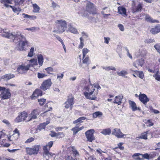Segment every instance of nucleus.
Segmentation results:
<instances>
[{
	"label": "nucleus",
	"instance_id": "nucleus-1",
	"mask_svg": "<svg viewBox=\"0 0 160 160\" xmlns=\"http://www.w3.org/2000/svg\"><path fill=\"white\" fill-rule=\"evenodd\" d=\"M6 38L11 39L16 44V48L18 50L22 51L24 50V46L28 43L25 37L19 31L11 32L8 30V33L5 34Z\"/></svg>",
	"mask_w": 160,
	"mask_h": 160
},
{
	"label": "nucleus",
	"instance_id": "nucleus-2",
	"mask_svg": "<svg viewBox=\"0 0 160 160\" xmlns=\"http://www.w3.org/2000/svg\"><path fill=\"white\" fill-rule=\"evenodd\" d=\"M56 30L53 32L56 31L59 33H62L64 32L67 28V23L66 21L62 20H58L55 22Z\"/></svg>",
	"mask_w": 160,
	"mask_h": 160
},
{
	"label": "nucleus",
	"instance_id": "nucleus-3",
	"mask_svg": "<svg viewBox=\"0 0 160 160\" xmlns=\"http://www.w3.org/2000/svg\"><path fill=\"white\" fill-rule=\"evenodd\" d=\"M15 3L14 6H10V8H12V11L14 12H20L22 9L20 6L23 3L24 0H13Z\"/></svg>",
	"mask_w": 160,
	"mask_h": 160
},
{
	"label": "nucleus",
	"instance_id": "nucleus-4",
	"mask_svg": "<svg viewBox=\"0 0 160 160\" xmlns=\"http://www.w3.org/2000/svg\"><path fill=\"white\" fill-rule=\"evenodd\" d=\"M53 142L50 141L48 142L47 144L43 147V153L45 155L52 157L54 154L52 152H49L52 146Z\"/></svg>",
	"mask_w": 160,
	"mask_h": 160
},
{
	"label": "nucleus",
	"instance_id": "nucleus-5",
	"mask_svg": "<svg viewBox=\"0 0 160 160\" xmlns=\"http://www.w3.org/2000/svg\"><path fill=\"white\" fill-rule=\"evenodd\" d=\"M74 103V97L72 94H70L68 96V98L64 103V107L67 109L70 108V109L72 110Z\"/></svg>",
	"mask_w": 160,
	"mask_h": 160
},
{
	"label": "nucleus",
	"instance_id": "nucleus-6",
	"mask_svg": "<svg viewBox=\"0 0 160 160\" xmlns=\"http://www.w3.org/2000/svg\"><path fill=\"white\" fill-rule=\"evenodd\" d=\"M74 103V97L72 94H70L68 96V98L64 103V107L67 109L70 108V109L72 110Z\"/></svg>",
	"mask_w": 160,
	"mask_h": 160
},
{
	"label": "nucleus",
	"instance_id": "nucleus-7",
	"mask_svg": "<svg viewBox=\"0 0 160 160\" xmlns=\"http://www.w3.org/2000/svg\"><path fill=\"white\" fill-rule=\"evenodd\" d=\"M40 148V145H37L34 146L32 148H27L26 150L27 153L29 155L37 154Z\"/></svg>",
	"mask_w": 160,
	"mask_h": 160
},
{
	"label": "nucleus",
	"instance_id": "nucleus-8",
	"mask_svg": "<svg viewBox=\"0 0 160 160\" xmlns=\"http://www.w3.org/2000/svg\"><path fill=\"white\" fill-rule=\"evenodd\" d=\"M28 117V113L27 112L23 111L21 112L18 117L15 119V122L17 123L23 122L26 120Z\"/></svg>",
	"mask_w": 160,
	"mask_h": 160
},
{
	"label": "nucleus",
	"instance_id": "nucleus-9",
	"mask_svg": "<svg viewBox=\"0 0 160 160\" xmlns=\"http://www.w3.org/2000/svg\"><path fill=\"white\" fill-rule=\"evenodd\" d=\"M40 112L39 108L33 109L30 114V116L28 118L27 121L28 122L32 119H36L39 115Z\"/></svg>",
	"mask_w": 160,
	"mask_h": 160
},
{
	"label": "nucleus",
	"instance_id": "nucleus-10",
	"mask_svg": "<svg viewBox=\"0 0 160 160\" xmlns=\"http://www.w3.org/2000/svg\"><path fill=\"white\" fill-rule=\"evenodd\" d=\"M95 131L93 129H90L87 131L85 132L87 141L90 142H92L95 139L94 133Z\"/></svg>",
	"mask_w": 160,
	"mask_h": 160
},
{
	"label": "nucleus",
	"instance_id": "nucleus-11",
	"mask_svg": "<svg viewBox=\"0 0 160 160\" xmlns=\"http://www.w3.org/2000/svg\"><path fill=\"white\" fill-rule=\"evenodd\" d=\"M30 67V65H26L24 64H23L18 66L17 71L19 73L24 74L26 73L29 70Z\"/></svg>",
	"mask_w": 160,
	"mask_h": 160
},
{
	"label": "nucleus",
	"instance_id": "nucleus-12",
	"mask_svg": "<svg viewBox=\"0 0 160 160\" xmlns=\"http://www.w3.org/2000/svg\"><path fill=\"white\" fill-rule=\"evenodd\" d=\"M95 9L94 4L92 3L89 1L87 2L86 10L89 13L92 14L95 13Z\"/></svg>",
	"mask_w": 160,
	"mask_h": 160
},
{
	"label": "nucleus",
	"instance_id": "nucleus-13",
	"mask_svg": "<svg viewBox=\"0 0 160 160\" xmlns=\"http://www.w3.org/2000/svg\"><path fill=\"white\" fill-rule=\"evenodd\" d=\"M52 82L50 79H48L44 81L41 86L42 89L46 90L48 89L51 86Z\"/></svg>",
	"mask_w": 160,
	"mask_h": 160
},
{
	"label": "nucleus",
	"instance_id": "nucleus-14",
	"mask_svg": "<svg viewBox=\"0 0 160 160\" xmlns=\"http://www.w3.org/2000/svg\"><path fill=\"white\" fill-rule=\"evenodd\" d=\"M112 134L115 135L118 138H122L125 135L123 134L121 131L120 128H114L112 132Z\"/></svg>",
	"mask_w": 160,
	"mask_h": 160
},
{
	"label": "nucleus",
	"instance_id": "nucleus-15",
	"mask_svg": "<svg viewBox=\"0 0 160 160\" xmlns=\"http://www.w3.org/2000/svg\"><path fill=\"white\" fill-rule=\"evenodd\" d=\"M132 12L133 13L141 11L142 8V4L139 3L137 6H135L134 2L132 4Z\"/></svg>",
	"mask_w": 160,
	"mask_h": 160
},
{
	"label": "nucleus",
	"instance_id": "nucleus-16",
	"mask_svg": "<svg viewBox=\"0 0 160 160\" xmlns=\"http://www.w3.org/2000/svg\"><path fill=\"white\" fill-rule=\"evenodd\" d=\"M11 97V93L9 91H2L0 94L2 100L8 99Z\"/></svg>",
	"mask_w": 160,
	"mask_h": 160
},
{
	"label": "nucleus",
	"instance_id": "nucleus-17",
	"mask_svg": "<svg viewBox=\"0 0 160 160\" xmlns=\"http://www.w3.org/2000/svg\"><path fill=\"white\" fill-rule=\"evenodd\" d=\"M50 136L52 137H56L57 138H62L65 136V134L63 132H56L54 131H51V133L50 134Z\"/></svg>",
	"mask_w": 160,
	"mask_h": 160
},
{
	"label": "nucleus",
	"instance_id": "nucleus-18",
	"mask_svg": "<svg viewBox=\"0 0 160 160\" xmlns=\"http://www.w3.org/2000/svg\"><path fill=\"white\" fill-rule=\"evenodd\" d=\"M94 91H92L91 92H84V94L86 98L91 100H94L96 98V97L94 95H92Z\"/></svg>",
	"mask_w": 160,
	"mask_h": 160
},
{
	"label": "nucleus",
	"instance_id": "nucleus-19",
	"mask_svg": "<svg viewBox=\"0 0 160 160\" xmlns=\"http://www.w3.org/2000/svg\"><path fill=\"white\" fill-rule=\"evenodd\" d=\"M128 102L130 107L131 108L133 111L136 110L141 111V108L140 107H137L136 103L133 101L129 100Z\"/></svg>",
	"mask_w": 160,
	"mask_h": 160
},
{
	"label": "nucleus",
	"instance_id": "nucleus-20",
	"mask_svg": "<svg viewBox=\"0 0 160 160\" xmlns=\"http://www.w3.org/2000/svg\"><path fill=\"white\" fill-rule=\"evenodd\" d=\"M139 99L141 102L145 105H146L147 102L149 101V99L144 94L140 95L139 96Z\"/></svg>",
	"mask_w": 160,
	"mask_h": 160
},
{
	"label": "nucleus",
	"instance_id": "nucleus-21",
	"mask_svg": "<svg viewBox=\"0 0 160 160\" xmlns=\"http://www.w3.org/2000/svg\"><path fill=\"white\" fill-rule=\"evenodd\" d=\"M150 32L153 34H157L160 32V24H158L150 30Z\"/></svg>",
	"mask_w": 160,
	"mask_h": 160
},
{
	"label": "nucleus",
	"instance_id": "nucleus-22",
	"mask_svg": "<svg viewBox=\"0 0 160 160\" xmlns=\"http://www.w3.org/2000/svg\"><path fill=\"white\" fill-rule=\"evenodd\" d=\"M42 95V91H34L30 97L32 99H34L38 96H41Z\"/></svg>",
	"mask_w": 160,
	"mask_h": 160
},
{
	"label": "nucleus",
	"instance_id": "nucleus-23",
	"mask_svg": "<svg viewBox=\"0 0 160 160\" xmlns=\"http://www.w3.org/2000/svg\"><path fill=\"white\" fill-rule=\"evenodd\" d=\"M118 12L119 14L126 17L127 16L126 13V9L122 6H119L118 8Z\"/></svg>",
	"mask_w": 160,
	"mask_h": 160
},
{
	"label": "nucleus",
	"instance_id": "nucleus-24",
	"mask_svg": "<svg viewBox=\"0 0 160 160\" xmlns=\"http://www.w3.org/2000/svg\"><path fill=\"white\" fill-rule=\"evenodd\" d=\"M145 20L148 22L152 23H159V21L156 19H153L152 17H150L149 15L146 14L145 17Z\"/></svg>",
	"mask_w": 160,
	"mask_h": 160
},
{
	"label": "nucleus",
	"instance_id": "nucleus-25",
	"mask_svg": "<svg viewBox=\"0 0 160 160\" xmlns=\"http://www.w3.org/2000/svg\"><path fill=\"white\" fill-rule=\"evenodd\" d=\"M123 98L122 96H118L115 97L113 101L114 103L117 104L118 105H120L122 103V99Z\"/></svg>",
	"mask_w": 160,
	"mask_h": 160
},
{
	"label": "nucleus",
	"instance_id": "nucleus-26",
	"mask_svg": "<svg viewBox=\"0 0 160 160\" xmlns=\"http://www.w3.org/2000/svg\"><path fill=\"white\" fill-rule=\"evenodd\" d=\"M15 77L13 74L9 73L5 74L2 76L1 78L3 79L4 80L8 81Z\"/></svg>",
	"mask_w": 160,
	"mask_h": 160
},
{
	"label": "nucleus",
	"instance_id": "nucleus-27",
	"mask_svg": "<svg viewBox=\"0 0 160 160\" xmlns=\"http://www.w3.org/2000/svg\"><path fill=\"white\" fill-rule=\"evenodd\" d=\"M37 58L39 65L40 66H42L44 62V58L42 55L41 54L38 55Z\"/></svg>",
	"mask_w": 160,
	"mask_h": 160
},
{
	"label": "nucleus",
	"instance_id": "nucleus-28",
	"mask_svg": "<svg viewBox=\"0 0 160 160\" xmlns=\"http://www.w3.org/2000/svg\"><path fill=\"white\" fill-rule=\"evenodd\" d=\"M86 119V118L85 117H82L79 118L77 120L73 122V123L74 124H79L83 122V120Z\"/></svg>",
	"mask_w": 160,
	"mask_h": 160
},
{
	"label": "nucleus",
	"instance_id": "nucleus-29",
	"mask_svg": "<svg viewBox=\"0 0 160 160\" xmlns=\"http://www.w3.org/2000/svg\"><path fill=\"white\" fill-rule=\"evenodd\" d=\"M70 148L71 149L74 157H77L79 156V152L74 146H71L70 147Z\"/></svg>",
	"mask_w": 160,
	"mask_h": 160
},
{
	"label": "nucleus",
	"instance_id": "nucleus-30",
	"mask_svg": "<svg viewBox=\"0 0 160 160\" xmlns=\"http://www.w3.org/2000/svg\"><path fill=\"white\" fill-rule=\"evenodd\" d=\"M141 156H142V157L141 158H142V160L143 158H145L147 159H149L154 157L155 155H149L148 153H145L144 154H141Z\"/></svg>",
	"mask_w": 160,
	"mask_h": 160
},
{
	"label": "nucleus",
	"instance_id": "nucleus-31",
	"mask_svg": "<svg viewBox=\"0 0 160 160\" xmlns=\"http://www.w3.org/2000/svg\"><path fill=\"white\" fill-rule=\"evenodd\" d=\"M68 31L74 34L78 33L77 29L71 25L68 29Z\"/></svg>",
	"mask_w": 160,
	"mask_h": 160
},
{
	"label": "nucleus",
	"instance_id": "nucleus-32",
	"mask_svg": "<svg viewBox=\"0 0 160 160\" xmlns=\"http://www.w3.org/2000/svg\"><path fill=\"white\" fill-rule=\"evenodd\" d=\"M111 132V129L110 128H107L103 129L101 132V133L105 135H110Z\"/></svg>",
	"mask_w": 160,
	"mask_h": 160
},
{
	"label": "nucleus",
	"instance_id": "nucleus-33",
	"mask_svg": "<svg viewBox=\"0 0 160 160\" xmlns=\"http://www.w3.org/2000/svg\"><path fill=\"white\" fill-rule=\"evenodd\" d=\"M12 2V0H2L1 1V3L3 4L4 6L7 7H10V6L8 4V3H11Z\"/></svg>",
	"mask_w": 160,
	"mask_h": 160
},
{
	"label": "nucleus",
	"instance_id": "nucleus-34",
	"mask_svg": "<svg viewBox=\"0 0 160 160\" xmlns=\"http://www.w3.org/2000/svg\"><path fill=\"white\" fill-rule=\"evenodd\" d=\"M148 131H147L141 133L140 136L138 137V138L139 139H142L144 140H147L148 139Z\"/></svg>",
	"mask_w": 160,
	"mask_h": 160
},
{
	"label": "nucleus",
	"instance_id": "nucleus-35",
	"mask_svg": "<svg viewBox=\"0 0 160 160\" xmlns=\"http://www.w3.org/2000/svg\"><path fill=\"white\" fill-rule=\"evenodd\" d=\"M32 7L33 8L32 10L33 12L35 13H38L39 12L40 8L36 4H33Z\"/></svg>",
	"mask_w": 160,
	"mask_h": 160
},
{
	"label": "nucleus",
	"instance_id": "nucleus-36",
	"mask_svg": "<svg viewBox=\"0 0 160 160\" xmlns=\"http://www.w3.org/2000/svg\"><path fill=\"white\" fill-rule=\"evenodd\" d=\"M141 155V154L139 153H135L132 155V157L135 160H142V158L139 157Z\"/></svg>",
	"mask_w": 160,
	"mask_h": 160
},
{
	"label": "nucleus",
	"instance_id": "nucleus-37",
	"mask_svg": "<svg viewBox=\"0 0 160 160\" xmlns=\"http://www.w3.org/2000/svg\"><path fill=\"white\" fill-rule=\"evenodd\" d=\"M102 115V112L100 111H97L93 113L92 114V117L93 118H96L97 117H100Z\"/></svg>",
	"mask_w": 160,
	"mask_h": 160
},
{
	"label": "nucleus",
	"instance_id": "nucleus-38",
	"mask_svg": "<svg viewBox=\"0 0 160 160\" xmlns=\"http://www.w3.org/2000/svg\"><path fill=\"white\" fill-rule=\"evenodd\" d=\"M29 61L31 63L30 64H29L30 65V67L31 66L33 67L34 66H36L38 64L37 60L36 59L33 58L30 60Z\"/></svg>",
	"mask_w": 160,
	"mask_h": 160
},
{
	"label": "nucleus",
	"instance_id": "nucleus-39",
	"mask_svg": "<svg viewBox=\"0 0 160 160\" xmlns=\"http://www.w3.org/2000/svg\"><path fill=\"white\" fill-rule=\"evenodd\" d=\"M124 144V143L122 142H119L117 144L118 146L116 147L115 148H113V150H115V149L118 148L120 149L121 150H123L124 149V148L123 146H122V145Z\"/></svg>",
	"mask_w": 160,
	"mask_h": 160
},
{
	"label": "nucleus",
	"instance_id": "nucleus-40",
	"mask_svg": "<svg viewBox=\"0 0 160 160\" xmlns=\"http://www.w3.org/2000/svg\"><path fill=\"white\" fill-rule=\"evenodd\" d=\"M117 73L118 76L124 77H126L125 75L128 74L127 72L125 70H122L121 72H117Z\"/></svg>",
	"mask_w": 160,
	"mask_h": 160
},
{
	"label": "nucleus",
	"instance_id": "nucleus-41",
	"mask_svg": "<svg viewBox=\"0 0 160 160\" xmlns=\"http://www.w3.org/2000/svg\"><path fill=\"white\" fill-rule=\"evenodd\" d=\"M34 48L33 47H32L30 49L29 52H28V57H32L34 55Z\"/></svg>",
	"mask_w": 160,
	"mask_h": 160
},
{
	"label": "nucleus",
	"instance_id": "nucleus-42",
	"mask_svg": "<svg viewBox=\"0 0 160 160\" xmlns=\"http://www.w3.org/2000/svg\"><path fill=\"white\" fill-rule=\"evenodd\" d=\"M8 29H3L1 28H0V33H2V36L4 37H5L6 35L5 34H7L8 33Z\"/></svg>",
	"mask_w": 160,
	"mask_h": 160
},
{
	"label": "nucleus",
	"instance_id": "nucleus-43",
	"mask_svg": "<svg viewBox=\"0 0 160 160\" xmlns=\"http://www.w3.org/2000/svg\"><path fill=\"white\" fill-rule=\"evenodd\" d=\"M71 130L73 132V135H75L79 131V130H78V126H76L73 128Z\"/></svg>",
	"mask_w": 160,
	"mask_h": 160
},
{
	"label": "nucleus",
	"instance_id": "nucleus-44",
	"mask_svg": "<svg viewBox=\"0 0 160 160\" xmlns=\"http://www.w3.org/2000/svg\"><path fill=\"white\" fill-rule=\"evenodd\" d=\"M39 28L38 27H31V28H26V30H29L31 32H35L38 31L39 30Z\"/></svg>",
	"mask_w": 160,
	"mask_h": 160
},
{
	"label": "nucleus",
	"instance_id": "nucleus-45",
	"mask_svg": "<svg viewBox=\"0 0 160 160\" xmlns=\"http://www.w3.org/2000/svg\"><path fill=\"white\" fill-rule=\"evenodd\" d=\"M49 122L47 121L46 122L40 124L39 126V128H40V129L45 128L46 126L47 125Z\"/></svg>",
	"mask_w": 160,
	"mask_h": 160
},
{
	"label": "nucleus",
	"instance_id": "nucleus-46",
	"mask_svg": "<svg viewBox=\"0 0 160 160\" xmlns=\"http://www.w3.org/2000/svg\"><path fill=\"white\" fill-rule=\"evenodd\" d=\"M102 68L103 69H105L107 71H109L110 70H112L114 71H116V68L112 66L111 67H103Z\"/></svg>",
	"mask_w": 160,
	"mask_h": 160
},
{
	"label": "nucleus",
	"instance_id": "nucleus-47",
	"mask_svg": "<svg viewBox=\"0 0 160 160\" xmlns=\"http://www.w3.org/2000/svg\"><path fill=\"white\" fill-rule=\"evenodd\" d=\"M152 121V120L148 119L147 120L145 123L148 126L150 127L153 125V123Z\"/></svg>",
	"mask_w": 160,
	"mask_h": 160
},
{
	"label": "nucleus",
	"instance_id": "nucleus-48",
	"mask_svg": "<svg viewBox=\"0 0 160 160\" xmlns=\"http://www.w3.org/2000/svg\"><path fill=\"white\" fill-rule=\"evenodd\" d=\"M63 160H74L73 158L70 155H67L63 158Z\"/></svg>",
	"mask_w": 160,
	"mask_h": 160
},
{
	"label": "nucleus",
	"instance_id": "nucleus-49",
	"mask_svg": "<svg viewBox=\"0 0 160 160\" xmlns=\"http://www.w3.org/2000/svg\"><path fill=\"white\" fill-rule=\"evenodd\" d=\"M136 61V63H137L138 65L141 66H142L144 63V60L142 59L138 60Z\"/></svg>",
	"mask_w": 160,
	"mask_h": 160
},
{
	"label": "nucleus",
	"instance_id": "nucleus-50",
	"mask_svg": "<svg viewBox=\"0 0 160 160\" xmlns=\"http://www.w3.org/2000/svg\"><path fill=\"white\" fill-rule=\"evenodd\" d=\"M46 101V99L43 98L38 99V101L39 102L40 105L41 106L43 105L45 103Z\"/></svg>",
	"mask_w": 160,
	"mask_h": 160
},
{
	"label": "nucleus",
	"instance_id": "nucleus-51",
	"mask_svg": "<svg viewBox=\"0 0 160 160\" xmlns=\"http://www.w3.org/2000/svg\"><path fill=\"white\" fill-rule=\"evenodd\" d=\"M89 50L86 48H84L82 50V56L85 58L86 54L88 53Z\"/></svg>",
	"mask_w": 160,
	"mask_h": 160
},
{
	"label": "nucleus",
	"instance_id": "nucleus-52",
	"mask_svg": "<svg viewBox=\"0 0 160 160\" xmlns=\"http://www.w3.org/2000/svg\"><path fill=\"white\" fill-rule=\"evenodd\" d=\"M150 111L151 112H153L155 114L159 113L160 112L159 111L153 109L152 107H150L149 108Z\"/></svg>",
	"mask_w": 160,
	"mask_h": 160
},
{
	"label": "nucleus",
	"instance_id": "nucleus-53",
	"mask_svg": "<svg viewBox=\"0 0 160 160\" xmlns=\"http://www.w3.org/2000/svg\"><path fill=\"white\" fill-rule=\"evenodd\" d=\"M153 76L157 80H160V73L158 72H157L155 75H153Z\"/></svg>",
	"mask_w": 160,
	"mask_h": 160
},
{
	"label": "nucleus",
	"instance_id": "nucleus-54",
	"mask_svg": "<svg viewBox=\"0 0 160 160\" xmlns=\"http://www.w3.org/2000/svg\"><path fill=\"white\" fill-rule=\"evenodd\" d=\"M48 74H51L53 72V69L51 67H48L45 69Z\"/></svg>",
	"mask_w": 160,
	"mask_h": 160
},
{
	"label": "nucleus",
	"instance_id": "nucleus-55",
	"mask_svg": "<svg viewBox=\"0 0 160 160\" xmlns=\"http://www.w3.org/2000/svg\"><path fill=\"white\" fill-rule=\"evenodd\" d=\"M45 107L46 108L47 107L48 108H46V111L44 112L43 113V114H45L46 112L48 111H50L52 110V108L51 107H48V103H46L45 105Z\"/></svg>",
	"mask_w": 160,
	"mask_h": 160
},
{
	"label": "nucleus",
	"instance_id": "nucleus-56",
	"mask_svg": "<svg viewBox=\"0 0 160 160\" xmlns=\"http://www.w3.org/2000/svg\"><path fill=\"white\" fill-rule=\"evenodd\" d=\"M57 79L60 81L64 76V74L63 73H59L57 74Z\"/></svg>",
	"mask_w": 160,
	"mask_h": 160
},
{
	"label": "nucleus",
	"instance_id": "nucleus-57",
	"mask_svg": "<svg viewBox=\"0 0 160 160\" xmlns=\"http://www.w3.org/2000/svg\"><path fill=\"white\" fill-rule=\"evenodd\" d=\"M37 74L38 77L39 78H42L47 76V75H45V74L40 72H38Z\"/></svg>",
	"mask_w": 160,
	"mask_h": 160
},
{
	"label": "nucleus",
	"instance_id": "nucleus-58",
	"mask_svg": "<svg viewBox=\"0 0 160 160\" xmlns=\"http://www.w3.org/2000/svg\"><path fill=\"white\" fill-rule=\"evenodd\" d=\"M89 60L88 57H86L85 58H83L82 57V63H83L87 64Z\"/></svg>",
	"mask_w": 160,
	"mask_h": 160
},
{
	"label": "nucleus",
	"instance_id": "nucleus-59",
	"mask_svg": "<svg viewBox=\"0 0 160 160\" xmlns=\"http://www.w3.org/2000/svg\"><path fill=\"white\" fill-rule=\"evenodd\" d=\"M52 7L54 9L56 8H60L59 6L57 4L55 3L54 1L52 2Z\"/></svg>",
	"mask_w": 160,
	"mask_h": 160
},
{
	"label": "nucleus",
	"instance_id": "nucleus-60",
	"mask_svg": "<svg viewBox=\"0 0 160 160\" xmlns=\"http://www.w3.org/2000/svg\"><path fill=\"white\" fill-rule=\"evenodd\" d=\"M104 42L107 44L109 43V41L110 40V38L108 37L104 38Z\"/></svg>",
	"mask_w": 160,
	"mask_h": 160
},
{
	"label": "nucleus",
	"instance_id": "nucleus-61",
	"mask_svg": "<svg viewBox=\"0 0 160 160\" xmlns=\"http://www.w3.org/2000/svg\"><path fill=\"white\" fill-rule=\"evenodd\" d=\"M154 47L157 51L160 53V44L155 45L154 46Z\"/></svg>",
	"mask_w": 160,
	"mask_h": 160
},
{
	"label": "nucleus",
	"instance_id": "nucleus-62",
	"mask_svg": "<svg viewBox=\"0 0 160 160\" xmlns=\"http://www.w3.org/2000/svg\"><path fill=\"white\" fill-rule=\"evenodd\" d=\"M93 86L97 90L100 89H101L100 87L99 84L98 83H95L93 84Z\"/></svg>",
	"mask_w": 160,
	"mask_h": 160
},
{
	"label": "nucleus",
	"instance_id": "nucleus-63",
	"mask_svg": "<svg viewBox=\"0 0 160 160\" xmlns=\"http://www.w3.org/2000/svg\"><path fill=\"white\" fill-rule=\"evenodd\" d=\"M154 42L153 39H148L145 40L144 42L145 43H149Z\"/></svg>",
	"mask_w": 160,
	"mask_h": 160
},
{
	"label": "nucleus",
	"instance_id": "nucleus-64",
	"mask_svg": "<svg viewBox=\"0 0 160 160\" xmlns=\"http://www.w3.org/2000/svg\"><path fill=\"white\" fill-rule=\"evenodd\" d=\"M34 140V138H32L31 137L28 139L25 142V143H30L32 141H33Z\"/></svg>",
	"mask_w": 160,
	"mask_h": 160
}]
</instances>
